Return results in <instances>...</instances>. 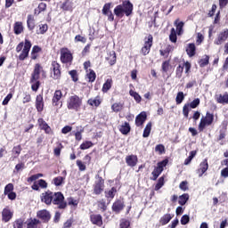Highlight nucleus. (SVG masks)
I'll list each match as a JSON object with an SVG mask.
<instances>
[{
    "label": "nucleus",
    "instance_id": "nucleus-43",
    "mask_svg": "<svg viewBox=\"0 0 228 228\" xmlns=\"http://www.w3.org/2000/svg\"><path fill=\"white\" fill-rule=\"evenodd\" d=\"M40 120H41V124H40L41 128H43L44 131H45V133L49 134V133H51V126L42 119H39V122Z\"/></svg>",
    "mask_w": 228,
    "mask_h": 228
},
{
    "label": "nucleus",
    "instance_id": "nucleus-34",
    "mask_svg": "<svg viewBox=\"0 0 228 228\" xmlns=\"http://www.w3.org/2000/svg\"><path fill=\"white\" fill-rule=\"evenodd\" d=\"M151 131H152V123L149 122L143 131L142 136L143 138H149V135L151 134Z\"/></svg>",
    "mask_w": 228,
    "mask_h": 228
},
{
    "label": "nucleus",
    "instance_id": "nucleus-46",
    "mask_svg": "<svg viewBox=\"0 0 228 228\" xmlns=\"http://www.w3.org/2000/svg\"><path fill=\"white\" fill-rule=\"evenodd\" d=\"M197 155V151H192L190 152L189 157L184 160V165H190L191 163V159H193V157Z\"/></svg>",
    "mask_w": 228,
    "mask_h": 228
},
{
    "label": "nucleus",
    "instance_id": "nucleus-2",
    "mask_svg": "<svg viewBox=\"0 0 228 228\" xmlns=\"http://www.w3.org/2000/svg\"><path fill=\"white\" fill-rule=\"evenodd\" d=\"M29 51H31V42L28 39L25 40V44L21 42L16 46V53H20L19 55L20 61H24L29 56Z\"/></svg>",
    "mask_w": 228,
    "mask_h": 228
},
{
    "label": "nucleus",
    "instance_id": "nucleus-57",
    "mask_svg": "<svg viewBox=\"0 0 228 228\" xmlns=\"http://www.w3.org/2000/svg\"><path fill=\"white\" fill-rule=\"evenodd\" d=\"M46 8H47V4H46L40 3L38 4V7H37V9H38L37 15H40L41 12H45Z\"/></svg>",
    "mask_w": 228,
    "mask_h": 228
},
{
    "label": "nucleus",
    "instance_id": "nucleus-55",
    "mask_svg": "<svg viewBox=\"0 0 228 228\" xmlns=\"http://www.w3.org/2000/svg\"><path fill=\"white\" fill-rule=\"evenodd\" d=\"M130 225H131V223H129L128 220L122 219V220L120 221L119 227H120V228H129Z\"/></svg>",
    "mask_w": 228,
    "mask_h": 228
},
{
    "label": "nucleus",
    "instance_id": "nucleus-24",
    "mask_svg": "<svg viewBox=\"0 0 228 228\" xmlns=\"http://www.w3.org/2000/svg\"><path fill=\"white\" fill-rule=\"evenodd\" d=\"M124 209V202L118 200L113 203L112 205V211H115V213H120Z\"/></svg>",
    "mask_w": 228,
    "mask_h": 228
},
{
    "label": "nucleus",
    "instance_id": "nucleus-42",
    "mask_svg": "<svg viewBox=\"0 0 228 228\" xmlns=\"http://www.w3.org/2000/svg\"><path fill=\"white\" fill-rule=\"evenodd\" d=\"M164 184H165V177L161 176L159 179L157 184L155 185V191H158V190H161V188H163Z\"/></svg>",
    "mask_w": 228,
    "mask_h": 228
},
{
    "label": "nucleus",
    "instance_id": "nucleus-33",
    "mask_svg": "<svg viewBox=\"0 0 228 228\" xmlns=\"http://www.w3.org/2000/svg\"><path fill=\"white\" fill-rule=\"evenodd\" d=\"M108 60L110 65H115L117 63V54L115 51L110 52V56L106 58Z\"/></svg>",
    "mask_w": 228,
    "mask_h": 228
},
{
    "label": "nucleus",
    "instance_id": "nucleus-59",
    "mask_svg": "<svg viewBox=\"0 0 228 228\" xmlns=\"http://www.w3.org/2000/svg\"><path fill=\"white\" fill-rule=\"evenodd\" d=\"M155 152H159V154H163L165 152V146L163 144H159L155 147Z\"/></svg>",
    "mask_w": 228,
    "mask_h": 228
},
{
    "label": "nucleus",
    "instance_id": "nucleus-16",
    "mask_svg": "<svg viewBox=\"0 0 228 228\" xmlns=\"http://www.w3.org/2000/svg\"><path fill=\"white\" fill-rule=\"evenodd\" d=\"M145 120H147V112L142 111L135 118V126H137V127H141V126L145 124Z\"/></svg>",
    "mask_w": 228,
    "mask_h": 228
},
{
    "label": "nucleus",
    "instance_id": "nucleus-44",
    "mask_svg": "<svg viewBox=\"0 0 228 228\" xmlns=\"http://www.w3.org/2000/svg\"><path fill=\"white\" fill-rule=\"evenodd\" d=\"M30 83H31V89L33 90V92H37L38 88H40V81L36 80V81H32V78H30Z\"/></svg>",
    "mask_w": 228,
    "mask_h": 228
},
{
    "label": "nucleus",
    "instance_id": "nucleus-10",
    "mask_svg": "<svg viewBox=\"0 0 228 228\" xmlns=\"http://www.w3.org/2000/svg\"><path fill=\"white\" fill-rule=\"evenodd\" d=\"M151 47H152V36L150 35L148 37L145 39L144 45L142 48V53L143 56H147L149 53H151Z\"/></svg>",
    "mask_w": 228,
    "mask_h": 228
},
{
    "label": "nucleus",
    "instance_id": "nucleus-11",
    "mask_svg": "<svg viewBox=\"0 0 228 228\" xmlns=\"http://www.w3.org/2000/svg\"><path fill=\"white\" fill-rule=\"evenodd\" d=\"M42 72H44V68L42 67V65L37 63L31 74L32 81H38V79H40V74H42Z\"/></svg>",
    "mask_w": 228,
    "mask_h": 228
},
{
    "label": "nucleus",
    "instance_id": "nucleus-6",
    "mask_svg": "<svg viewBox=\"0 0 228 228\" xmlns=\"http://www.w3.org/2000/svg\"><path fill=\"white\" fill-rule=\"evenodd\" d=\"M167 163H168V160L167 159L158 163L157 167L151 173L153 175V181H156V179L159 177V175H161V172H163V168L167 167Z\"/></svg>",
    "mask_w": 228,
    "mask_h": 228
},
{
    "label": "nucleus",
    "instance_id": "nucleus-18",
    "mask_svg": "<svg viewBox=\"0 0 228 228\" xmlns=\"http://www.w3.org/2000/svg\"><path fill=\"white\" fill-rule=\"evenodd\" d=\"M215 99L218 104H228V94L224 93V94H217L215 95Z\"/></svg>",
    "mask_w": 228,
    "mask_h": 228
},
{
    "label": "nucleus",
    "instance_id": "nucleus-64",
    "mask_svg": "<svg viewBox=\"0 0 228 228\" xmlns=\"http://www.w3.org/2000/svg\"><path fill=\"white\" fill-rule=\"evenodd\" d=\"M69 76H71V78H72V80L73 81H77V71H76V70H71V71H69Z\"/></svg>",
    "mask_w": 228,
    "mask_h": 228
},
{
    "label": "nucleus",
    "instance_id": "nucleus-40",
    "mask_svg": "<svg viewBox=\"0 0 228 228\" xmlns=\"http://www.w3.org/2000/svg\"><path fill=\"white\" fill-rule=\"evenodd\" d=\"M20 152H22V147H20V145H17L12 148V156L14 159L19 158Z\"/></svg>",
    "mask_w": 228,
    "mask_h": 228
},
{
    "label": "nucleus",
    "instance_id": "nucleus-51",
    "mask_svg": "<svg viewBox=\"0 0 228 228\" xmlns=\"http://www.w3.org/2000/svg\"><path fill=\"white\" fill-rule=\"evenodd\" d=\"M92 145H94V143H92V142L86 141L80 145V149H81V151H86V149H90V147H92Z\"/></svg>",
    "mask_w": 228,
    "mask_h": 228
},
{
    "label": "nucleus",
    "instance_id": "nucleus-12",
    "mask_svg": "<svg viewBox=\"0 0 228 228\" xmlns=\"http://www.w3.org/2000/svg\"><path fill=\"white\" fill-rule=\"evenodd\" d=\"M52 77L53 79H60L61 71L60 70V64L56 61L52 62Z\"/></svg>",
    "mask_w": 228,
    "mask_h": 228
},
{
    "label": "nucleus",
    "instance_id": "nucleus-48",
    "mask_svg": "<svg viewBox=\"0 0 228 228\" xmlns=\"http://www.w3.org/2000/svg\"><path fill=\"white\" fill-rule=\"evenodd\" d=\"M183 70H184V66H183V64H180L176 68V77H178V79H181V77H183Z\"/></svg>",
    "mask_w": 228,
    "mask_h": 228
},
{
    "label": "nucleus",
    "instance_id": "nucleus-9",
    "mask_svg": "<svg viewBox=\"0 0 228 228\" xmlns=\"http://www.w3.org/2000/svg\"><path fill=\"white\" fill-rule=\"evenodd\" d=\"M227 38H228V29L225 28L217 35V37L215 39L214 44L216 45H222V44H224V42H225Z\"/></svg>",
    "mask_w": 228,
    "mask_h": 228
},
{
    "label": "nucleus",
    "instance_id": "nucleus-13",
    "mask_svg": "<svg viewBox=\"0 0 228 228\" xmlns=\"http://www.w3.org/2000/svg\"><path fill=\"white\" fill-rule=\"evenodd\" d=\"M61 97H63V94L61 93V91L60 90H56L53 94V106H62L61 102Z\"/></svg>",
    "mask_w": 228,
    "mask_h": 228
},
{
    "label": "nucleus",
    "instance_id": "nucleus-50",
    "mask_svg": "<svg viewBox=\"0 0 228 228\" xmlns=\"http://www.w3.org/2000/svg\"><path fill=\"white\" fill-rule=\"evenodd\" d=\"M190 110H191V108L190 107V103H187L183 106V114L185 118H188V115L190 113Z\"/></svg>",
    "mask_w": 228,
    "mask_h": 228
},
{
    "label": "nucleus",
    "instance_id": "nucleus-19",
    "mask_svg": "<svg viewBox=\"0 0 228 228\" xmlns=\"http://www.w3.org/2000/svg\"><path fill=\"white\" fill-rule=\"evenodd\" d=\"M36 108L39 113L44 111V96L42 94H38L36 98Z\"/></svg>",
    "mask_w": 228,
    "mask_h": 228
},
{
    "label": "nucleus",
    "instance_id": "nucleus-25",
    "mask_svg": "<svg viewBox=\"0 0 228 228\" xmlns=\"http://www.w3.org/2000/svg\"><path fill=\"white\" fill-rule=\"evenodd\" d=\"M83 133H85V128H83V126H77V132L75 133V140H77V142H81Z\"/></svg>",
    "mask_w": 228,
    "mask_h": 228
},
{
    "label": "nucleus",
    "instance_id": "nucleus-54",
    "mask_svg": "<svg viewBox=\"0 0 228 228\" xmlns=\"http://www.w3.org/2000/svg\"><path fill=\"white\" fill-rule=\"evenodd\" d=\"M199 104H200V99L196 98L189 104V107H191L192 110H195Z\"/></svg>",
    "mask_w": 228,
    "mask_h": 228
},
{
    "label": "nucleus",
    "instance_id": "nucleus-20",
    "mask_svg": "<svg viewBox=\"0 0 228 228\" xmlns=\"http://www.w3.org/2000/svg\"><path fill=\"white\" fill-rule=\"evenodd\" d=\"M111 86H113V78L109 77L106 79L105 83L103 84L102 92H103V94H108V92L111 90Z\"/></svg>",
    "mask_w": 228,
    "mask_h": 228
},
{
    "label": "nucleus",
    "instance_id": "nucleus-53",
    "mask_svg": "<svg viewBox=\"0 0 228 228\" xmlns=\"http://www.w3.org/2000/svg\"><path fill=\"white\" fill-rule=\"evenodd\" d=\"M14 228H23L24 227V219H18L13 224Z\"/></svg>",
    "mask_w": 228,
    "mask_h": 228
},
{
    "label": "nucleus",
    "instance_id": "nucleus-5",
    "mask_svg": "<svg viewBox=\"0 0 228 228\" xmlns=\"http://www.w3.org/2000/svg\"><path fill=\"white\" fill-rule=\"evenodd\" d=\"M52 204L58 206L59 209H65L67 208V202H65V197L61 192H53Z\"/></svg>",
    "mask_w": 228,
    "mask_h": 228
},
{
    "label": "nucleus",
    "instance_id": "nucleus-39",
    "mask_svg": "<svg viewBox=\"0 0 228 228\" xmlns=\"http://www.w3.org/2000/svg\"><path fill=\"white\" fill-rule=\"evenodd\" d=\"M169 40L173 44H175V42H177V32L175 31V28H171V32L169 35Z\"/></svg>",
    "mask_w": 228,
    "mask_h": 228
},
{
    "label": "nucleus",
    "instance_id": "nucleus-38",
    "mask_svg": "<svg viewBox=\"0 0 228 228\" xmlns=\"http://www.w3.org/2000/svg\"><path fill=\"white\" fill-rule=\"evenodd\" d=\"M189 199H190V195L187 193H184L179 197L178 203L180 204V206H184V204L188 202Z\"/></svg>",
    "mask_w": 228,
    "mask_h": 228
},
{
    "label": "nucleus",
    "instance_id": "nucleus-8",
    "mask_svg": "<svg viewBox=\"0 0 228 228\" xmlns=\"http://www.w3.org/2000/svg\"><path fill=\"white\" fill-rule=\"evenodd\" d=\"M53 197H54V192L46 191L41 194V202H44L46 206H51L53 204Z\"/></svg>",
    "mask_w": 228,
    "mask_h": 228
},
{
    "label": "nucleus",
    "instance_id": "nucleus-29",
    "mask_svg": "<svg viewBox=\"0 0 228 228\" xmlns=\"http://www.w3.org/2000/svg\"><path fill=\"white\" fill-rule=\"evenodd\" d=\"M111 110L112 111H114V113H118V111H122L124 110V103L115 102L114 104H112Z\"/></svg>",
    "mask_w": 228,
    "mask_h": 228
},
{
    "label": "nucleus",
    "instance_id": "nucleus-45",
    "mask_svg": "<svg viewBox=\"0 0 228 228\" xmlns=\"http://www.w3.org/2000/svg\"><path fill=\"white\" fill-rule=\"evenodd\" d=\"M87 102L90 106H99L101 104V99L99 97L89 99Z\"/></svg>",
    "mask_w": 228,
    "mask_h": 228
},
{
    "label": "nucleus",
    "instance_id": "nucleus-62",
    "mask_svg": "<svg viewBox=\"0 0 228 228\" xmlns=\"http://www.w3.org/2000/svg\"><path fill=\"white\" fill-rule=\"evenodd\" d=\"M168 69H170V62L166 61L162 63V70L163 72H168Z\"/></svg>",
    "mask_w": 228,
    "mask_h": 228
},
{
    "label": "nucleus",
    "instance_id": "nucleus-58",
    "mask_svg": "<svg viewBox=\"0 0 228 228\" xmlns=\"http://www.w3.org/2000/svg\"><path fill=\"white\" fill-rule=\"evenodd\" d=\"M77 167H78L80 172L86 170V166L81 160H77Z\"/></svg>",
    "mask_w": 228,
    "mask_h": 228
},
{
    "label": "nucleus",
    "instance_id": "nucleus-52",
    "mask_svg": "<svg viewBox=\"0 0 228 228\" xmlns=\"http://www.w3.org/2000/svg\"><path fill=\"white\" fill-rule=\"evenodd\" d=\"M175 101H176V104H181V102L184 101V93L179 92L176 95Z\"/></svg>",
    "mask_w": 228,
    "mask_h": 228
},
{
    "label": "nucleus",
    "instance_id": "nucleus-63",
    "mask_svg": "<svg viewBox=\"0 0 228 228\" xmlns=\"http://www.w3.org/2000/svg\"><path fill=\"white\" fill-rule=\"evenodd\" d=\"M48 28L49 27L47 26V24H43V25L39 26L40 35H44V33H45L47 31Z\"/></svg>",
    "mask_w": 228,
    "mask_h": 228
},
{
    "label": "nucleus",
    "instance_id": "nucleus-28",
    "mask_svg": "<svg viewBox=\"0 0 228 228\" xmlns=\"http://www.w3.org/2000/svg\"><path fill=\"white\" fill-rule=\"evenodd\" d=\"M195 51H196L195 44H189L187 45L186 53L188 56H190V58H191L192 56H195Z\"/></svg>",
    "mask_w": 228,
    "mask_h": 228
},
{
    "label": "nucleus",
    "instance_id": "nucleus-4",
    "mask_svg": "<svg viewBox=\"0 0 228 228\" xmlns=\"http://www.w3.org/2000/svg\"><path fill=\"white\" fill-rule=\"evenodd\" d=\"M215 120V115L207 112L205 117H202L200 119V122L199 124L198 129L200 133L208 127V126H211L213 124V121Z\"/></svg>",
    "mask_w": 228,
    "mask_h": 228
},
{
    "label": "nucleus",
    "instance_id": "nucleus-27",
    "mask_svg": "<svg viewBox=\"0 0 228 228\" xmlns=\"http://www.w3.org/2000/svg\"><path fill=\"white\" fill-rule=\"evenodd\" d=\"M14 33L15 35H20L24 31V27L22 26V22L17 21L14 23Z\"/></svg>",
    "mask_w": 228,
    "mask_h": 228
},
{
    "label": "nucleus",
    "instance_id": "nucleus-21",
    "mask_svg": "<svg viewBox=\"0 0 228 228\" xmlns=\"http://www.w3.org/2000/svg\"><path fill=\"white\" fill-rule=\"evenodd\" d=\"M91 218V222L92 224H94V225H98L99 227H101V225H102V216L97 214H93L90 216Z\"/></svg>",
    "mask_w": 228,
    "mask_h": 228
},
{
    "label": "nucleus",
    "instance_id": "nucleus-49",
    "mask_svg": "<svg viewBox=\"0 0 228 228\" xmlns=\"http://www.w3.org/2000/svg\"><path fill=\"white\" fill-rule=\"evenodd\" d=\"M110 10H111V3L105 4L102 8L103 15H108V13H110V12H111Z\"/></svg>",
    "mask_w": 228,
    "mask_h": 228
},
{
    "label": "nucleus",
    "instance_id": "nucleus-3",
    "mask_svg": "<svg viewBox=\"0 0 228 228\" xmlns=\"http://www.w3.org/2000/svg\"><path fill=\"white\" fill-rule=\"evenodd\" d=\"M81 104H83V100L77 95H73L68 99L67 108L68 110H73L74 111H77L78 110H80Z\"/></svg>",
    "mask_w": 228,
    "mask_h": 228
},
{
    "label": "nucleus",
    "instance_id": "nucleus-7",
    "mask_svg": "<svg viewBox=\"0 0 228 228\" xmlns=\"http://www.w3.org/2000/svg\"><path fill=\"white\" fill-rule=\"evenodd\" d=\"M72 53H70V50H68L67 48H62L61 50V61L62 63H72Z\"/></svg>",
    "mask_w": 228,
    "mask_h": 228
},
{
    "label": "nucleus",
    "instance_id": "nucleus-60",
    "mask_svg": "<svg viewBox=\"0 0 228 228\" xmlns=\"http://www.w3.org/2000/svg\"><path fill=\"white\" fill-rule=\"evenodd\" d=\"M190 223V216L188 215H184L181 218V224L182 225H186Z\"/></svg>",
    "mask_w": 228,
    "mask_h": 228
},
{
    "label": "nucleus",
    "instance_id": "nucleus-35",
    "mask_svg": "<svg viewBox=\"0 0 228 228\" xmlns=\"http://www.w3.org/2000/svg\"><path fill=\"white\" fill-rule=\"evenodd\" d=\"M170 220H172V215L166 214L160 218L159 224H161L162 225H167V224H168Z\"/></svg>",
    "mask_w": 228,
    "mask_h": 228
},
{
    "label": "nucleus",
    "instance_id": "nucleus-30",
    "mask_svg": "<svg viewBox=\"0 0 228 228\" xmlns=\"http://www.w3.org/2000/svg\"><path fill=\"white\" fill-rule=\"evenodd\" d=\"M174 24L176 28L177 35L180 36L183 33V28H184V22H183V21L179 22V20H175Z\"/></svg>",
    "mask_w": 228,
    "mask_h": 228
},
{
    "label": "nucleus",
    "instance_id": "nucleus-15",
    "mask_svg": "<svg viewBox=\"0 0 228 228\" xmlns=\"http://www.w3.org/2000/svg\"><path fill=\"white\" fill-rule=\"evenodd\" d=\"M208 168H209V165L208 164V159H205L200 163V168L196 171V174H198L199 177H202V175L208 172Z\"/></svg>",
    "mask_w": 228,
    "mask_h": 228
},
{
    "label": "nucleus",
    "instance_id": "nucleus-1",
    "mask_svg": "<svg viewBox=\"0 0 228 228\" xmlns=\"http://www.w3.org/2000/svg\"><path fill=\"white\" fill-rule=\"evenodd\" d=\"M132 13L133 4L127 0L123 1L121 4L117 5L114 8V15H116V17H118V19H122L124 15H126V17H129V15H131Z\"/></svg>",
    "mask_w": 228,
    "mask_h": 228
},
{
    "label": "nucleus",
    "instance_id": "nucleus-22",
    "mask_svg": "<svg viewBox=\"0 0 228 228\" xmlns=\"http://www.w3.org/2000/svg\"><path fill=\"white\" fill-rule=\"evenodd\" d=\"M126 161L128 167H136V163H138V157L136 155L126 156Z\"/></svg>",
    "mask_w": 228,
    "mask_h": 228
},
{
    "label": "nucleus",
    "instance_id": "nucleus-36",
    "mask_svg": "<svg viewBox=\"0 0 228 228\" xmlns=\"http://www.w3.org/2000/svg\"><path fill=\"white\" fill-rule=\"evenodd\" d=\"M40 221L37 219H30L27 224V228H38Z\"/></svg>",
    "mask_w": 228,
    "mask_h": 228
},
{
    "label": "nucleus",
    "instance_id": "nucleus-17",
    "mask_svg": "<svg viewBox=\"0 0 228 228\" xmlns=\"http://www.w3.org/2000/svg\"><path fill=\"white\" fill-rule=\"evenodd\" d=\"M13 217V212L10 209V208H5L2 211V220L3 222H10L11 218Z\"/></svg>",
    "mask_w": 228,
    "mask_h": 228
},
{
    "label": "nucleus",
    "instance_id": "nucleus-41",
    "mask_svg": "<svg viewBox=\"0 0 228 228\" xmlns=\"http://www.w3.org/2000/svg\"><path fill=\"white\" fill-rule=\"evenodd\" d=\"M129 94L131 95V97H134V99L136 102H138V103L142 102V96H140L138 93H136L133 90H130Z\"/></svg>",
    "mask_w": 228,
    "mask_h": 228
},
{
    "label": "nucleus",
    "instance_id": "nucleus-26",
    "mask_svg": "<svg viewBox=\"0 0 228 228\" xmlns=\"http://www.w3.org/2000/svg\"><path fill=\"white\" fill-rule=\"evenodd\" d=\"M27 25L30 31H33V29H35V17L33 15H28Z\"/></svg>",
    "mask_w": 228,
    "mask_h": 228
},
{
    "label": "nucleus",
    "instance_id": "nucleus-31",
    "mask_svg": "<svg viewBox=\"0 0 228 228\" xmlns=\"http://www.w3.org/2000/svg\"><path fill=\"white\" fill-rule=\"evenodd\" d=\"M120 133L122 134H128V133L131 131V126H129V123L125 122L120 127H119Z\"/></svg>",
    "mask_w": 228,
    "mask_h": 228
},
{
    "label": "nucleus",
    "instance_id": "nucleus-47",
    "mask_svg": "<svg viewBox=\"0 0 228 228\" xmlns=\"http://www.w3.org/2000/svg\"><path fill=\"white\" fill-rule=\"evenodd\" d=\"M63 181H65L64 177L57 176L53 179V184H55V186H61V184H63Z\"/></svg>",
    "mask_w": 228,
    "mask_h": 228
},
{
    "label": "nucleus",
    "instance_id": "nucleus-14",
    "mask_svg": "<svg viewBox=\"0 0 228 228\" xmlns=\"http://www.w3.org/2000/svg\"><path fill=\"white\" fill-rule=\"evenodd\" d=\"M102 191H104V180L100 179L94 183V193H95V195H101Z\"/></svg>",
    "mask_w": 228,
    "mask_h": 228
},
{
    "label": "nucleus",
    "instance_id": "nucleus-56",
    "mask_svg": "<svg viewBox=\"0 0 228 228\" xmlns=\"http://www.w3.org/2000/svg\"><path fill=\"white\" fill-rule=\"evenodd\" d=\"M13 191V184L9 183L4 188V195H8V193H12Z\"/></svg>",
    "mask_w": 228,
    "mask_h": 228
},
{
    "label": "nucleus",
    "instance_id": "nucleus-61",
    "mask_svg": "<svg viewBox=\"0 0 228 228\" xmlns=\"http://www.w3.org/2000/svg\"><path fill=\"white\" fill-rule=\"evenodd\" d=\"M37 184L39 185V188H42L43 190H45L47 188V182L44 179H40L37 181Z\"/></svg>",
    "mask_w": 228,
    "mask_h": 228
},
{
    "label": "nucleus",
    "instance_id": "nucleus-23",
    "mask_svg": "<svg viewBox=\"0 0 228 228\" xmlns=\"http://www.w3.org/2000/svg\"><path fill=\"white\" fill-rule=\"evenodd\" d=\"M38 218L42 219L43 222H49L51 220V214L47 210H40L37 212Z\"/></svg>",
    "mask_w": 228,
    "mask_h": 228
},
{
    "label": "nucleus",
    "instance_id": "nucleus-32",
    "mask_svg": "<svg viewBox=\"0 0 228 228\" xmlns=\"http://www.w3.org/2000/svg\"><path fill=\"white\" fill-rule=\"evenodd\" d=\"M87 74H86V77L89 81V83H94V81H95V77H97V75L95 74V71H94V69H89L86 70Z\"/></svg>",
    "mask_w": 228,
    "mask_h": 228
},
{
    "label": "nucleus",
    "instance_id": "nucleus-37",
    "mask_svg": "<svg viewBox=\"0 0 228 228\" xmlns=\"http://www.w3.org/2000/svg\"><path fill=\"white\" fill-rule=\"evenodd\" d=\"M117 193V188L112 187L110 191H105L106 199H114L115 194Z\"/></svg>",
    "mask_w": 228,
    "mask_h": 228
}]
</instances>
